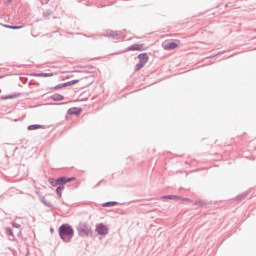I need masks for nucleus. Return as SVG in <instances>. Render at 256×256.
Segmentation results:
<instances>
[{"mask_svg":"<svg viewBox=\"0 0 256 256\" xmlns=\"http://www.w3.org/2000/svg\"><path fill=\"white\" fill-rule=\"evenodd\" d=\"M58 233L60 236V239L64 241L65 243H69L71 239H73V228L69 225L63 224L59 227Z\"/></svg>","mask_w":256,"mask_h":256,"instance_id":"f257e3e1","label":"nucleus"},{"mask_svg":"<svg viewBox=\"0 0 256 256\" xmlns=\"http://www.w3.org/2000/svg\"><path fill=\"white\" fill-rule=\"evenodd\" d=\"M71 181H75V177H59L57 179L55 178H50L49 183L52 185V187H57V185H65L67 183H71Z\"/></svg>","mask_w":256,"mask_h":256,"instance_id":"f03ea898","label":"nucleus"},{"mask_svg":"<svg viewBox=\"0 0 256 256\" xmlns=\"http://www.w3.org/2000/svg\"><path fill=\"white\" fill-rule=\"evenodd\" d=\"M77 231L80 237H87L91 233V228L87 224H79Z\"/></svg>","mask_w":256,"mask_h":256,"instance_id":"7ed1b4c3","label":"nucleus"},{"mask_svg":"<svg viewBox=\"0 0 256 256\" xmlns=\"http://www.w3.org/2000/svg\"><path fill=\"white\" fill-rule=\"evenodd\" d=\"M95 231L98 233V235H107L109 233V228H107V226L104 224H98Z\"/></svg>","mask_w":256,"mask_h":256,"instance_id":"20e7f679","label":"nucleus"},{"mask_svg":"<svg viewBox=\"0 0 256 256\" xmlns=\"http://www.w3.org/2000/svg\"><path fill=\"white\" fill-rule=\"evenodd\" d=\"M147 47L145 44H133L128 47V51H146Z\"/></svg>","mask_w":256,"mask_h":256,"instance_id":"39448f33","label":"nucleus"},{"mask_svg":"<svg viewBox=\"0 0 256 256\" xmlns=\"http://www.w3.org/2000/svg\"><path fill=\"white\" fill-rule=\"evenodd\" d=\"M106 35L108 37H112V39H116V41H119V39H121V33L117 32V31L108 30L106 32Z\"/></svg>","mask_w":256,"mask_h":256,"instance_id":"423d86ee","label":"nucleus"},{"mask_svg":"<svg viewBox=\"0 0 256 256\" xmlns=\"http://www.w3.org/2000/svg\"><path fill=\"white\" fill-rule=\"evenodd\" d=\"M138 59L140 63L147 65V62L149 61V55H147V53H141L138 55Z\"/></svg>","mask_w":256,"mask_h":256,"instance_id":"0eeeda50","label":"nucleus"},{"mask_svg":"<svg viewBox=\"0 0 256 256\" xmlns=\"http://www.w3.org/2000/svg\"><path fill=\"white\" fill-rule=\"evenodd\" d=\"M81 113V109L79 108H70L68 109V115H79Z\"/></svg>","mask_w":256,"mask_h":256,"instance_id":"6e6552de","label":"nucleus"},{"mask_svg":"<svg viewBox=\"0 0 256 256\" xmlns=\"http://www.w3.org/2000/svg\"><path fill=\"white\" fill-rule=\"evenodd\" d=\"M115 205H119L117 201H108L102 204V207H115Z\"/></svg>","mask_w":256,"mask_h":256,"instance_id":"1a4fd4ad","label":"nucleus"},{"mask_svg":"<svg viewBox=\"0 0 256 256\" xmlns=\"http://www.w3.org/2000/svg\"><path fill=\"white\" fill-rule=\"evenodd\" d=\"M52 101H63L65 97L61 94H54L51 96Z\"/></svg>","mask_w":256,"mask_h":256,"instance_id":"9d476101","label":"nucleus"},{"mask_svg":"<svg viewBox=\"0 0 256 256\" xmlns=\"http://www.w3.org/2000/svg\"><path fill=\"white\" fill-rule=\"evenodd\" d=\"M53 73H35L34 77H53Z\"/></svg>","mask_w":256,"mask_h":256,"instance_id":"9b49d317","label":"nucleus"},{"mask_svg":"<svg viewBox=\"0 0 256 256\" xmlns=\"http://www.w3.org/2000/svg\"><path fill=\"white\" fill-rule=\"evenodd\" d=\"M76 83H79V80H71L68 82H64L63 85L64 87H71V85H76Z\"/></svg>","mask_w":256,"mask_h":256,"instance_id":"f8f14e48","label":"nucleus"},{"mask_svg":"<svg viewBox=\"0 0 256 256\" xmlns=\"http://www.w3.org/2000/svg\"><path fill=\"white\" fill-rule=\"evenodd\" d=\"M36 129H41V125L32 124V125L28 126V131H36Z\"/></svg>","mask_w":256,"mask_h":256,"instance_id":"ddd939ff","label":"nucleus"},{"mask_svg":"<svg viewBox=\"0 0 256 256\" xmlns=\"http://www.w3.org/2000/svg\"><path fill=\"white\" fill-rule=\"evenodd\" d=\"M63 190H65V186L63 185H60L56 188V193L59 197H61L62 193H63Z\"/></svg>","mask_w":256,"mask_h":256,"instance_id":"4468645a","label":"nucleus"},{"mask_svg":"<svg viewBox=\"0 0 256 256\" xmlns=\"http://www.w3.org/2000/svg\"><path fill=\"white\" fill-rule=\"evenodd\" d=\"M166 49H177V43L175 42H169L167 45H166Z\"/></svg>","mask_w":256,"mask_h":256,"instance_id":"2eb2a0df","label":"nucleus"},{"mask_svg":"<svg viewBox=\"0 0 256 256\" xmlns=\"http://www.w3.org/2000/svg\"><path fill=\"white\" fill-rule=\"evenodd\" d=\"M143 67H145V63L139 61V63L136 64L135 71H141Z\"/></svg>","mask_w":256,"mask_h":256,"instance_id":"dca6fc26","label":"nucleus"},{"mask_svg":"<svg viewBox=\"0 0 256 256\" xmlns=\"http://www.w3.org/2000/svg\"><path fill=\"white\" fill-rule=\"evenodd\" d=\"M162 199H170V200L179 199V196H177V195H165V196H162Z\"/></svg>","mask_w":256,"mask_h":256,"instance_id":"f3484780","label":"nucleus"},{"mask_svg":"<svg viewBox=\"0 0 256 256\" xmlns=\"http://www.w3.org/2000/svg\"><path fill=\"white\" fill-rule=\"evenodd\" d=\"M4 27H6V29H13V30L23 29V26H9V25H4Z\"/></svg>","mask_w":256,"mask_h":256,"instance_id":"a211bd4d","label":"nucleus"},{"mask_svg":"<svg viewBox=\"0 0 256 256\" xmlns=\"http://www.w3.org/2000/svg\"><path fill=\"white\" fill-rule=\"evenodd\" d=\"M42 203L46 206V207H53V204L47 200H45V198L42 199Z\"/></svg>","mask_w":256,"mask_h":256,"instance_id":"6ab92c4d","label":"nucleus"},{"mask_svg":"<svg viewBox=\"0 0 256 256\" xmlns=\"http://www.w3.org/2000/svg\"><path fill=\"white\" fill-rule=\"evenodd\" d=\"M6 235H9L10 237H15V235H13V229L11 228H6Z\"/></svg>","mask_w":256,"mask_h":256,"instance_id":"aec40b11","label":"nucleus"},{"mask_svg":"<svg viewBox=\"0 0 256 256\" xmlns=\"http://www.w3.org/2000/svg\"><path fill=\"white\" fill-rule=\"evenodd\" d=\"M12 227L14 229H21V224L17 223V222H12Z\"/></svg>","mask_w":256,"mask_h":256,"instance_id":"412c9836","label":"nucleus"},{"mask_svg":"<svg viewBox=\"0 0 256 256\" xmlns=\"http://www.w3.org/2000/svg\"><path fill=\"white\" fill-rule=\"evenodd\" d=\"M50 15H51V10H47V11L43 12V17L45 19H47V17H49Z\"/></svg>","mask_w":256,"mask_h":256,"instance_id":"4be33fe9","label":"nucleus"},{"mask_svg":"<svg viewBox=\"0 0 256 256\" xmlns=\"http://www.w3.org/2000/svg\"><path fill=\"white\" fill-rule=\"evenodd\" d=\"M15 98V95H7V96H2V99L4 101H6L7 99H14Z\"/></svg>","mask_w":256,"mask_h":256,"instance_id":"5701e85b","label":"nucleus"},{"mask_svg":"<svg viewBox=\"0 0 256 256\" xmlns=\"http://www.w3.org/2000/svg\"><path fill=\"white\" fill-rule=\"evenodd\" d=\"M64 84L63 83H60V84H57L56 86H54V89L57 90V89H63Z\"/></svg>","mask_w":256,"mask_h":256,"instance_id":"b1692460","label":"nucleus"},{"mask_svg":"<svg viewBox=\"0 0 256 256\" xmlns=\"http://www.w3.org/2000/svg\"><path fill=\"white\" fill-rule=\"evenodd\" d=\"M216 55L209 56L207 59H213Z\"/></svg>","mask_w":256,"mask_h":256,"instance_id":"393cba45","label":"nucleus"},{"mask_svg":"<svg viewBox=\"0 0 256 256\" xmlns=\"http://www.w3.org/2000/svg\"><path fill=\"white\" fill-rule=\"evenodd\" d=\"M229 57H231V55H229V56H226V59H229Z\"/></svg>","mask_w":256,"mask_h":256,"instance_id":"a878e982","label":"nucleus"},{"mask_svg":"<svg viewBox=\"0 0 256 256\" xmlns=\"http://www.w3.org/2000/svg\"><path fill=\"white\" fill-rule=\"evenodd\" d=\"M223 52H219L218 55H222Z\"/></svg>","mask_w":256,"mask_h":256,"instance_id":"bb28decb","label":"nucleus"},{"mask_svg":"<svg viewBox=\"0 0 256 256\" xmlns=\"http://www.w3.org/2000/svg\"><path fill=\"white\" fill-rule=\"evenodd\" d=\"M8 3H11V0H8Z\"/></svg>","mask_w":256,"mask_h":256,"instance_id":"cd10ccee","label":"nucleus"}]
</instances>
